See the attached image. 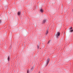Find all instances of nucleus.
<instances>
[{
	"instance_id": "nucleus-1",
	"label": "nucleus",
	"mask_w": 73,
	"mask_h": 73,
	"mask_svg": "<svg viewBox=\"0 0 73 73\" xmlns=\"http://www.w3.org/2000/svg\"><path fill=\"white\" fill-rule=\"evenodd\" d=\"M60 35V32H57L56 34L55 35V36L57 38H58L59 37Z\"/></svg>"
},
{
	"instance_id": "nucleus-2",
	"label": "nucleus",
	"mask_w": 73,
	"mask_h": 73,
	"mask_svg": "<svg viewBox=\"0 0 73 73\" xmlns=\"http://www.w3.org/2000/svg\"><path fill=\"white\" fill-rule=\"evenodd\" d=\"M49 58H48L47 60L46 61V65H48V64L49 63Z\"/></svg>"
},
{
	"instance_id": "nucleus-3",
	"label": "nucleus",
	"mask_w": 73,
	"mask_h": 73,
	"mask_svg": "<svg viewBox=\"0 0 73 73\" xmlns=\"http://www.w3.org/2000/svg\"><path fill=\"white\" fill-rule=\"evenodd\" d=\"M40 12H41L42 13V12H43V11H44V10H42V9H40Z\"/></svg>"
},
{
	"instance_id": "nucleus-4",
	"label": "nucleus",
	"mask_w": 73,
	"mask_h": 73,
	"mask_svg": "<svg viewBox=\"0 0 73 73\" xmlns=\"http://www.w3.org/2000/svg\"><path fill=\"white\" fill-rule=\"evenodd\" d=\"M45 21H46V19H44V20L43 21L42 23H45Z\"/></svg>"
},
{
	"instance_id": "nucleus-5",
	"label": "nucleus",
	"mask_w": 73,
	"mask_h": 73,
	"mask_svg": "<svg viewBox=\"0 0 73 73\" xmlns=\"http://www.w3.org/2000/svg\"><path fill=\"white\" fill-rule=\"evenodd\" d=\"M33 69H34V67H33L31 69V71H32V70H33Z\"/></svg>"
},
{
	"instance_id": "nucleus-6",
	"label": "nucleus",
	"mask_w": 73,
	"mask_h": 73,
	"mask_svg": "<svg viewBox=\"0 0 73 73\" xmlns=\"http://www.w3.org/2000/svg\"><path fill=\"white\" fill-rule=\"evenodd\" d=\"M20 13H21L20 12H18V15H20Z\"/></svg>"
},
{
	"instance_id": "nucleus-7",
	"label": "nucleus",
	"mask_w": 73,
	"mask_h": 73,
	"mask_svg": "<svg viewBox=\"0 0 73 73\" xmlns=\"http://www.w3.org/2000/svg\"><path fill=\"white\" fill-rule=\"evenodd\" d=\"M73 29H72L71 30H70L69 31L70 32H73Z\"/></svg>"
},
{
	"instance_id": "nucleus-8",
	"label": "nucleus",
	"mask_w": 73,
	"mask_h": 73,
	"mask_svg": "<svg viewBox=\"0 0 73 73\" xmlns=\"http://www.w3.org/2000/svg\"><path fill=\"white\" fill-rule=\"evenodd\" d=\"M69 29L70 30H71L72 29H73V28H72V27H70L69 28Z\"/></svg>"
},
{
	"instance_id": "nucleus-9",
	"label": "nucleus",
	"mask_w": 73,
	"mask_h": 73,
	"mask_svg": "<svg viewBox=\"0 0 73 73\" xmlns=\"http://www.w3.org/2000/svg\"><path fill=\"white\" fill-rule=\"evenodd\" d=\"M9 56H8V58H7V59H8V61H9Z\"/></svg>"
},
{
	"instance_id": "nucleus-10",
	"label": "nucleus",
	"mask_w": 73,
	"mask_h": 73,
	"mask_svg": "<svg viewBox=\"0 0 73 73\" xmlns=\"http://www.w3.org/2000/svg\"><path fill=\"white\" fill-rule=\"evenodd\" d=\"M48 31H47L46 33V35H47V34H48Z\"/></svg>"
},
{
	"instance_id": "nucleus-11",
	"label": "nucleus",
	"mask_w": 73,
	"mask_h": 73,
	"mask_svg": "<svg viewBox=\"0 0 73 73\" xmlns=\"http://www.w3.org/2000/svg\"><path fill=\"white\" fill-rule=\"evenodd\" d=\"M27 73H29V70H27Z\"/></svg>"
},
{
	"instance_id": "nucleus-12",
	"label": "nucleus",
	"mask_w": 73,
	"mask_h": 73,
	"mask_svg": "<svg viewBox=\"0 0 73 73\" xmlns=\"http://www.w3.org/2000/svg\"><path fill=\"white\" fill-rule=\"evenodd\" d=\"M37 48H38V49H39V46H37Z\"/></svg>"
},
{
	"instance_id": "nucleus-13",
	"label": "nucleus",
	"mask_w": 73,
	"mask_h": 73,
	"mask_svg": "<svg viewBox=\"0 0 73 73\" xmlns=\"http://www.w3.org/2000/svg\"><path fill=\"white\" fill-rule=\"evenodd\" d=\"M1 23V20H0V24Z\"/></svg>"
},
{
	"instance_id": "nucleus-14",
	"label": "nucleus",
	"mask_w": 73,
	"mask_h": 73,
	"mask_svg": "<svg viewBox=\"0 0 73 73\" xmlns=\"http://www.w3.org/2000/svg\"><path fill=\"white\" fill-rule=\"evenodd\" d=\"M50 41H49L48 42V44H49V43L50 42Z\"/></svg>"
},
{
	"instance_id": "nucleus-15",
	"label": "nucleus",
	"mask_w": 73,
	"mask_h": 73,
	"mask_svg": "<svg viewBox=\"0 0 73 73\" xmlns=\"http://www.w3.org/2000/svg\"><path fill=\"white\" fill-rule=\"evenodd\" d=\"M38 73H40V72H39Z\"/></svg>"
}]
</instances>
